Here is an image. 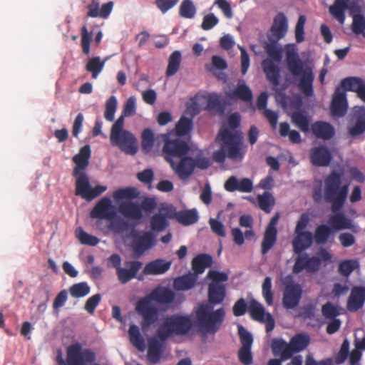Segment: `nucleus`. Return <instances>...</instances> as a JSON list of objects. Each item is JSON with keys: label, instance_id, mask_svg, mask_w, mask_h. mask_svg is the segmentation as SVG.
Returning a JSON list of instances; mask_svg holds the SVG:
<instances>
[{"label": "nucleus", "instance_id": "obj_1", "mask_svg": "<svg viewBox=\"0 0 365 365\" xmlns=\"http://www.w3.org/2000/svg\"><path fill=\"white\" fill-rule=\"evenodd\" d=\"M349 193V185H342V174L335 170L331 171L324 179L323 192L321 186L314 187L312 198L315 203L323 201L331 205V210L334 213L329 218V225L334 231L350 230L358 232V226L355 225L350 218L339 211L344 207Z\"/></svg>", "mask_w": 365, "mask_h": 365}, {"label": "nucleus", "instance_id": "obj_2", "mask_svg": "<svg viewBox=\"0 0 365 365\" xmlns=\"http://www.w3.org/2000/svg\"><path fill=\"white\" fill-rule=\"evenodd\" d=\"M287 29V16L282 12L278 13L267 32V41L264 44V48L269 58L262 61V67L267 79L274 86L279 85L280 69L277 63L282 58V49L278 46L277 43L286 35Z\"/></svg>", "mask_w": 365, "mask_h": 365}, {"label": "nucleus", "instance_id": "obj_3", "mask_svg": "<svg viewBox=\"0 0 365 365\" xmlns=\"http://www.w3.org/2000/svg\"><path fill=\"white\" fill-rule=\"evenodd\" d=\"M91 153L90 146L86 145L73 158V161L76 164L73 171V175L76 177L75 195L88 202L98 197L107 190V187L105 185H98L93 187H91L88 175L83 172L80 173L88 165Z\"/></svg>", "mask_w": 365, "mask_h": 365}, {"label": "nucleus", "instance_id": "obj_4", "mask_svg": "<svg viewBox=\"0 0 365 365\" xmlns=\"http://www.w3.org/2000/svg\"><path fill=\"white\" fill-rule=\"evenodd\" d=\"M286 66L290 74L298 79V88L306 96L314 93L313 82L314 74L313 68L302 61L294 45L287 46L285 53Z\"/></svg>", "mask_w": 365, "mask_h": 365}, {"label": "nucleus", "instance_id": "obj_5", "mask_svg": "<svg viewBox=\"0 0 365 365\" xmlns=\"http://www.w3.org/2000/svg\"><path fill=\"white\" fill-rule=\"evenodd\" d=\"M216 142H220V148L213 153L212 159L215 162L223 163L226 158L233 160H242L245 152L243 150L242 133L231 130L228 128L221 129L217 137Z\"/></svg>", "mask_w": 365, "mask_h": 365}, {"label": "nucleus", "instance_id": "obj_6", "mask_svg": "<svg viewBox=\"0 0 365 365\" xmlns=\"http://www.w3.org/2000/svg\"><path fill=\"white\" fill-rule=\"evenodd\" d=\"M295 235L296 236L292 240V247L294 252L299 254V255L297 257L293 266V273L299 274L303 270L309 273L317 271L322 263L321 259L317 257H309L307 253H302L309 248L313 242L312 232L306 231L295 233Z\"/></svg>", "mask_w": 365, "mask_h": 365}, {"label": "nucleus", "instance_id": "obj_7", "mask_svg": "<svg viewBox=\"0 0 365 365\" xmlns=\"http://www.w3.org/2000/svg\"><path fill=\"white\" fill-rule=\"evenodd\" d=\"M193 328V322L190 315L173 314L166 317L159 325L156 336L165 341L173 336H185Z\"/></svg>", "mask_w": 365, "mask_h": 365}, {"label": "nucleus", "instance_id": "obj_8", "mask_svg": "<svg viewBox=\"0 0 365 365\" xmlns=\"http://www.w3.org/2000/svg\"><path fill=\"white\" fill-rule=\"evenodd\" d=\"M138 195V190L131 187L118 189L113 193V197L115 200H125L118 205V212L124 217L134 221H140L143 218L140 204L132 201Z\"/></svg>", "mask_w": 365, "mask_h": 365}, {"label": "nucleus", "instance_id": "obj_9", "mask_svg": "<svg viewBox=\"0 0 365 365\" xmlns=\"http://www.w3.org/2000/svg\"><path fill=\"white\" fill-rule=\"evenodd\" d=\"M225 315L223 308L213 311L212 307L208 304H201L195 310L197 325L209 334H215L220 329Z\"/></svg>", "mask_w": 365, "mask_h": 365}, {"label": "nucleus", "instance_id": "obj_10", "mask_svg": "<svg viewBox=\"0 0 365 365\" xmlns=\"http://www.w3.org/2000/svg\"><path fill=\"white\" fill-rule=\"evenodd\" d=\"M125 117L122 113L113 124L110 134V144L118 147L125 154L135 155L138 150L137 140L132 133L123 129Z\"/></svg>", "mask_w": 365, "mask_h": 365}, {"label": "nucleus", "instance_id": "obj_11", "mask_svg": "<svg viewBox=\"0 0 365 365\" xmlns=\"http://www.w3.org/2000/svg\"><path fill=\"white\" fill-rule=\"evenodd\" d=\"M66 361L59 352L56 361L60 365H84L85 363H93L96 360V354L91 349H85L82 351L81 344L76 343L68 346L66 350Z\"/></svg>", "mask_w": 365, "mask_h": 365}, {"label": "nucleus", "instance_id": "obj_12", "mask_svg": "<svg viewBox=\"0 0 365 365\" xmlns=\"http://www.w3.org/2000/svg\"><path fill=\"white\" fill-rule=\"evenodd\" d=\"M108 263L116 269L118 279L121 284H126L136 277V275L143 266L140 261H125V267H121V258L118 254L111 255L108 259Z\"/></svg>", "mask_w": 365, "mask_h": 365}, {"label": "nucleus", "instance_id": "obj_13", "mask_svg": "<svg viewBox=\"0 0 365 365\" xmlns=\"http://www.w3.org/2000/svg\"><path fill=\"white\" fill-rule=\"evenodd\" d=\"M207 277L212 280L208 285V300L212 304H220L226 296L224 282L228 280V275L225 272L210 270Z\"/></svg>", "mask_w": 365, "mask_h": 365}, {"label": "nucleus", "instance_id": "obj_14", "mask_svg": "<svg viewBox=\"0 0 365 365\" xmlns=\"http://www.w3.org/2000/svg\"><path fill=\"white\" fill-rule=\"evenodd\" d=\"M162 138L164 141L162 152L165 160L168 163L188 154L190 148L185 140L178 137L171 138L170 134L168 133L162 135Z\"/></svg>", "mask_w": 365, "mask_h": 365}, {"label": "nucleus", "instance_id": "obj_15", "mask_svg": "<svg viewBox=\"0 0 365 365\" xmlns=\"http://www.w3.org/2000/svg\"><path fill=\"white\" fill-rule=\"evenodd\" d=\"M348 133L356 137L365 133V106H355L349 114Z\"/></svg>", "mask_w": 365, "mask_h": 365}, {"label": "nucleus", "instance_id": "obj_16", "mask_svg": "<svg viewBox=\"0 0 365 365\" xmlns=\"http://www.w3.org/2000/svg\"><path fill=\"white\" fill-rule=\"evenodd\" d=\"M115 216V208L110 199L108 197L101 198L90 212V217L93 219L112 220Z\"/></svg>", "mask_w": 365, "mask_h": 365}, {"label": "nucleus", "instance_id": "obj_17", "mask_svg": "<svg viewBox=\"0 0 365 365\" xmlns=\"http://www.w3.org/2000/svg\"><path fill=\"white\" fill-rule=\"evenodd\" d=\"M302 289L297 283L291 282L284 287L282 298L283 307L287 309L298 306L302 298Z\"/></svg>", "mask_w": 365, "mask_h": 365}, {"label": "nucleus", "instance_id": "obj_18", "mask_svg": "<svg viewBox=\"0 0 365 365\" xmlns=\"http://www.w3.org/2000/svg\"><path fill=\"white\" fill-rule=\"evenodd\" d=\"M330 109L332 115L335 117H343L347 112L348 102L346 94L341 87H336L335 89Z\"/></svg>", "mask_w": 365, "mask_h": 365}, {"label": "nucleus", "instance_id": "obj_19", "mask_svg": "<svg viewBox=\"0 0 365 365\" xmlns=\"http://www.w3.org/2000/svg\"><path fill=\"white\" fill-rule=\"evenodd\" d=\"M178 159H180L178 163L174 160L169 164L180 179L185 180L192 174L195 170L194 158L184 155Z\"/></svg>", "mask_w": 365, "mask_h": 365}, {"label": "nucleus", "instance_id": "obj_20", "mask_svg": "<svg viewBox=\"0 0 365 365\" xmlns=\"http://www.w3.org/2000/svg\"><path fill=\"white\" fill-rule=\"evenodd\" d=\"M278 220L279 215L278 214H276L272 217L265 230L264 237L262 242L261 252L262 255L267 253L276 242L277 235L276 225L277 224Z\"/></svg>", "mask_w": 365, "mask_h": 365}, {"label": "nucleus", "instance_id": "obj_21", "mask_svg": "<svg viewBox=\"0 0 365 365\" xmlns=\"http://www.w3.org/2000/svg\"><path fill=\"white\" fill-rule=\"evenodd\" d=\"M226 96L232 101H241L245 103L252 102L253 94L252 90L244 80H239L237 86L225 93Z\"/></svg>", "mask_w": 365, "mask_h": 365}, {"label": "nucleus", "instance_id": "obj_22", "mask_svg": "<svg viewBox=\"0 0 365 365\" xmlns=\"http://www.w3.org/2000/svg\"><path fill=\"white\" fill-rule=\"evenodd\" d=\"M309 158L314 166L326 167L331 161L332 155L328 148L324 146L314 147L310 150Z\"/></svg>", "mask_w": 365, "mask_h": 365}, {"label": "nucleus", "instance_id": "obj_23", "mask_svg": "<svg viewBox=\"0 0 365 365\" xmlns=\"http://www.w3.org/2000/svg\"><path fill=\"white\" fill-rule=\"evenodd\" d=\"M155 245V239L151 232H145L134 238L132 244L133 250L136 257H140L146 250Z\"/></svg>", "mask_w": 365, "mask_h": 365}, {"label": "nucleus", "instance_id": "obj_24", "mask_svg": "<svg viewBox=\"0 0 365 365\" xmlns=\"http://www.w3.org/2000/svg\"><path fill=\"white\" fill-rule=\"evenodd\" d=\"M224 187L230 192L235 191L251 192L253 190V183L250 178H245L239 180L237 177L232 175L225 181Z\"/></svg>", "mask_w": 365, "mask_h": 365}, {"label": "nucleus", "instance_id": "obj_25", "mask_svg": "<svg viewBox=\"0 0 365 365\" xmlns=\"http://www.w3.org/2000/svg\"><path fill=\"white\" fill-rule=\"evenodd\" d=\"M365 302V287L354 286L347 300L346 308L349 312H356Z\"/></svg>", "mask_w": 365, "mask_h": 365}, {"label": "nucleus", "instance_id": "obj_26", "mask_svg": "<svg viewBox=\"0 0 365 365\" xmlns=\"http://www.w3.org/2000/svg\"><path fill=\"white\" fill-rule=\"evenodd\" d=\"M113 7V2L109 1L100 7V4L96 0H93L87 6V17L106 19L111 13Z\"/></svg>", "mask_w": 365, "mask_h": 365}, {"label": "nucleus", "instance_id": "obj_27", "mask_svg": "<svg viewBox=\"0 0 365 365\" xmlns=\"http://www.w3.org/2000/svg\"><path fill=\"white\" fill-rule=\"evenodd\" d=\"M310 130L317 138L324 140H330L335 134L334 127L324 121H317L312 123Z\"/></svg>", "mask_w": 365, "mask_h": 365}, {"label": "nucleus", "instance_id": "obj_28", "mask_svg": "<svg viewBox=\"0 0 365 365\" xmlns=\"http://www.w3.org/2000/svg\"><path fill=\"white\" fill-rule=\"evenodd\" d=\"M171 262L163 259H157L148 263L144 269L143 273L145 275H157L166 272L170 267Z\"/></svg>", "mask_w": 365, "mask_h": 365}, {"label": "nucleus", "instance_id": "obj_29", "mask_svg": "<svg viewBox=\"0 0 365 365\" xmlns=\"http://www.w3.org/2000/svg\"><path fill=\"white\" fill-rule=\"evenodd\" d=\"M272 350L274 356H279L282 360H287L292 356L289 342L282 339H274L272 341Z\"/></svg>", "mask_w": 365, "mask_h": 365}, {"label": "nucleus", "instance_id": "obj_30", "mask_svg": "<svg viewBox=\"0 0 365 365\" xmlns=\"http://www.w3.org/2000/svg\"><path fill=\"white\" fill-rule=\"evenodd\" d=\"M197 277L195 274H188L178 277L173 282V287L178 291H187L193 288L197 282Z\"/></svg>", "mask_w": 365, "mask_h": 365}, {"label": "nucleus", "instance_id": "obj_31", "mask_svg": "<svg viewBox=\"0 0 365 365\" xmlns=\"http://www.w3.org/2000/svg\"><path fill=\"white\" fill-rule=\"evenodd\" d=\"M150 298L159 304H168L175 299V293L166 287H160L153 289L150 294Z\"/></svg>", "mask_w": 365, "mask_h": 365}, {"label": "nucleus", "instance_id": "obj_32", "mask_svg": "<svg viewBox=\"0 0 365 365\" xmlns=\"http://www.w3.org/2000/svg\"><path fill=\"white\" fill-rule=\"evenodd\" d=\"M212 264V257L207 254H200L195 257L192 260V269L193 274L198 277L199 274H202L205 269L210 267Z\"/></svg>", "mask_w": 365, "mask_h": 365}, {"label": "nucleus", "instance_id": "obj_33", "mask_svg": "<svg viewBox=\"0 0 365 365\" xmlns=\"http://www.w3.org/2000/svg\"><path fill=\"white\" fill-rule=\"evenodd\" d=\"M349 0H335L334 4L329 7V12L340 24H344L345 20V11L349 9H354L352 6H349Z\"/></svg>", "mask_w": 365, "mask_h": 365}, {"label": "nucleus", "instance_id": "obj_34", "mask_svg": "<svg viewBox=\"0 0 365 365\" xmlns=\"http://www.w3.org/2000/svg\"><path fill=\"white\" fill-rule=\"evenodd\" d=\"M161 341L156 336V339H151L149 341L148 349V359L153 364L160 361L162 354Z\"/></svg>", "mask_w": 365, "mask_h": 365}, {"label": "nucleus", "instance_id": "obj_35", "mask_svg": "<svg viewBox=\"0 0 365 365\" xmlns=\"http://www.w3.org/2000/svg\"><path fill=\"white\" fill-rule=\"evenodd\" d=\"M310 342L309 336L306 334H297L289 341L292 354L298 353L306 349Z\"/></svg>", "mask_w": 365, "mask_h": 365}, {"label": "nucleus", "instance_id": "obj_36", "mask_svg": "<svg viewBox=\"0 0 365 365\" xmlns=\"http://www.w3.org/2000/svg\"><path fill=\"white\" fill-rule=\"evenodd\" d=\"M175 218L181 225L188 226L197 222L198 215L195 209L182 210L175 212Z\"/></svg>", "mask_w": 365, "mask_h": 365}, {"label": "nucleus", "instance_id": "obj_37", "mask_svg": "<svg viewBox=\"0 0 365 365\" xmlns=\"http://www.w3.org/2000/svg\"><path fill=\"white\" fill-rule=\"evenodd\" d=\"M365 85V81L358 77H347L341 80L340 86L345 92L346 91L357 93Z\"/></svg>", "mask_w": 365, "mask_h": 365}, {"label": "nucleus", "instance_id": "obj_38", "mask_svg": "<svg viewBox=\"0 0 365 365\" xmlns=\"http://www.w3.org/2000/svg\"><path fill=\"white\" fill-rule=\"evenodd\" d=\"M128 334L131 344L139 351H143L145 348V340L140 332L139 327L135 324L130 325Z\"/></svg>", "mask_w": 365, "mask_h": 365}, {"label": "nucleus", "instance_id": "obj_39", "mask_svg": "<svg viewBox=\"0 0 365 365\" xmlns=\"http://www.w3.org/2000/svg\"><path fill=\"white\" fill-rule=\"evenodd\" d=\"M182 60L181 53L179 51H173L168 58V65L166 69V76H172L179 70Z\"/></svg>", "mask_w": 365, "mask_h": 365}, {"label": "nucleus", "instance_id": "obj_40", "mask_svg": "<svg viewBox=\"0 0 365 365\" xmlns=\"http://www.w3.org/2000/svg\"><path fill=\"white\" fill-rule=\"evenodd\" d=\"M279 135L282 137H289V140L292 143H300L302 141L299 133L295 130H291L289 125L287 122L279 123Z\"/></svg>", "mask_w": 365, "mask_h": 365}, {"label": "nucleus", "instance_id": "obj_41", "mask_svg": "<svg viewBox=\"0 0 365 365\" xmlns=\"http://www.w3.org/2000/svg\"><path fill=\"white\" fill-rule=\"evenodd\" d=\"M334 230L330 225H320L317 227L314 232V239L317 244H325Z\"/></svg>", "mask_w": 365, "mask_h": 365}, {"label": "nucleus", "instance_id": "obj_42", "mask_svg": "<svg viewBox=\"0 0 365 365\" xmlns=\"http://www.w3.org/2000/svg\"><path fill=\"white\" fill-rule=\"evenodd\" d=\"M250 314L255 321L262 322L266 317L267 313L264 307L255 299H252L250 302Z\"/></svg>", "mask_w": 365, "mask_h": 365}, {"label": "nucleus", "instance_id": "obj_43", "mask_svg": "<svg viewBox=\"0 0 365 365\" xmlns=\"http://www.w3.org/2000/svg\"><path fill=\"white\" fill-rule=\"evenodd\" d=\"M292 121L304 133L309 131V120L308 117L301 111H294L291 115Z\"/></svg>", "mask_w": 365, "mask_h": 365}, {"label": "nucleus", "instance_id": "obj_44", "mask_svg": "<svg viewBox=\"0 0 365 365\" xmlns=\"http://www.w3.org/2000/svg\"><path fill=\"white\" fill-rule=\"evenodd\" d=\"M192 120L185 116H182L175 125L176 137H181L188 134L192 129Z\"/></svg>", "mask_w": 365, "mask_h": 365}, {"label": "nucleus", "instance_id": "obj_45", "mask_svg": "<svg viewBox=\"0 0 365 365\" xmlns=\"http://www.w3.org/2000/svg\"><path fill=\"white\" fill-rule=\"evenodd\" d=\"M259 207L267 213L271 212L275 201L273 195L269 192H264L262 195L257 196Z\"/></svg>", "mask_w": 365, "mask_h": 365}, {"label": "nucleus", "instance_id": "obj_46", "mask_svg": "<svg viewBox=\"0 0 365 365\" xmlns=\"http://www.w3.org/2000/svg\"><path fill=\"white\" fill-rule=\"evenodd\" d=\"M155 137L153 130L145 128L141 135V149L145 153H148L153 148Z\"/></svg>", "mask_w": 365, "mask_h": 365}, {"label": "nucleus", "instance_id": "obj_47", "mask_svg": "<svg viewBox=\"0 0 365 365\" xmlns=\"http://www.w3.org/2000/svg\"><path fill=\"white\" fill-rule=\"evenodd\" d=\"M104 61H101L100 57H93L90 58L86 66L87 71L91 73L92 77L96 78L104 67Z\"/></svg>", "mask_w": 365, "mask_h": 365}, {"label": "nucleus", "instance_id": "obj_48", "mask_svg": "<svg viewBox=\"0 0 365 365\" xmlns=\"http://www.w3.org/2000/svg\"><path fill=\"white\" fill-rule=\"evenodd\" d=\"M91 288L86 282L73 284L69 288V292L73 297L81 298L90 293Z\"/></svg>", "mask_w": 365, "mask_h": 365}, {"label": "nucleus", "instance_id": "obj_49", "mask_svg": "<svg viewBox=\"0 0 365 365\" xmlns=\"http://www.w3.org/2000/svg\"><path fill=\"white\" fill-rule=\"evenodd\" d=\"M168 225L166 216L161 213L155 214L150 218V227L153 231H163Z\"/></svg>", "mask_w": 365, "mask_h": 365}, {"label": "nucleus", "instance_id": "obj_50", "mask_svg": "<svg viewBox=\"0 0 365 365\" xmlns=\"http://www.w3.org/2000/svg\"><path fill=\"white\" fill-rule=\"evenodd\" d=\"M76 236L80 242L83 245L96 246L99 242V239L85 232L83 228L78 227L76 230Z\"/></svg>", "mask_w": 365, "mask_h": 365}, {"label": "nucleus", "instance_id": "obj_51", "mask_svg": "<svg viewBox=\"0 0 365 365\" xmlns=\"http://www.w3.org/2000/svg\"><path fill=\"white\" fill-rule=\"evenodd\" d=\"M359 267V262L357 259H346L341 262L339 265V272L344 277H348L356 269Z\"/></svg>", "mask_w": 365, "mask_h": 365}, {"label": "nucleus", "instance_id": "obj_52", "mask_svg": "<svg viewBox=\"0 0 365 365\" xmlns=\"http://www.w3.org/2000/svg\"><path fill=\"white\" fill-rule=\"evenodd\" d=\"M196 13V8L190 0H183L180 6L179 14L185 19H192Z\"/></svg>", "mask_w": 365, "mask_h": 365}, {"label": "nucleus", "instance_id": "obj_53", "mask_svg": "<svg viewBox=\"0 0 365 365\" xmlns=\"http://www.w3.org/2000/svg\"><path fill=\"white\" fill-rule=\"evenodd\" d=\"M351 30L355 34H363L365 37V19L361 14H354Z\"/></svg>", "mask_w": 365, "mask_h": 365}, {"label": "nucleus", "instance_id": "obj_54", "mask_svg": "<svg viewBox=\"0 0 365 365\" xmlns=\"http://www.w3.org/2000/svg\"><path fill=\"white\" fill-rule=\"evenodd\" d=\"M117 105V99L114 96H110L106 101V110L104 113V117L106 120L111 122L114 120Z\"/></svg>", "mask_w": 365, "mask_h": 365}, {"label": "nucleus", "instance_id": "obj_55", "mask_svg": "<svg viewBox=\"0 0 365 365\" xmlns=\"http://www.w3.org/2000/svg\"><path fill=\"white\" fill-rule=\"evenodd\" d=\"M92 33H89L88 31L87 26L86 25L83 26L81 29V48L83 53L85 55H88L90 53V44L92 41Z\"/></svg>", "mask_w": 365, "mask_h": 365}, {"label": "nucleus", "instance_id": "obj_56", "mask_svg": "<svg viewBox=\"0 0 365 365\" xmlns=\"http://www.w3.org/2000/svg\"><path fill=\"white\" fill-rule=\"evenodd\" d=\"M140 315L143 317L141 327L143 329H147L158 320V309L155 308Z\"/></svg>", "mask_w": 365, "mask_h": 365}, {"label": "nucleus", "instance_id": "obj_57", "mask_svg": "<svg viewBox=\"0 0 365 365\" xmlns=\"http://www.w3.org/2000/svg\"><path fill=\"white\" fill-rule=\"evenodd\" d=\"M262 295L265 299L267 305L273 304V293L272 291V279L269 277H266L264 279L262 286Z\"/></svg>", "mask_w": 365, "mask_h": 365}, {"label": "nucleus", "instance_id": "obj_58", "mask_svg": "<svg viewBox=\"0 0 365 365\" xmlns=\"http://www.w3.org/2000/svg\"><path fill=\"white\" fill-rule=\"evenodd\" d=\"M238 334L242 344V348L252 349L253 338L252 334L248 332L242 325L238 327Z\"/></svg>", "mask_w": 365, "mask_h": 365}, {"label": "nucleus", "instance_id": "obj_59", "mask_svg": "<svg viewBox=\"0 0 365 365\" xmlns=\"http://www.w3.org/2000/svg\"><path fill=\"white\" fill-rule=\"evenodd\" d=\"M349 355V341L345 339L340 347L339 352L335 356V362L337 364L344 363Z\"/></svg>", "mask_w": 365, "mask_h": 365}, {"label": "nucleus", "instance_id": "obj_60", "mask_svg": "<svg viewBox=\"0 0 365 365\" xmlns=\"http://www.w3.org/2000/svg\"><path fill=\"white\" fill-rule=\"evenodd\" d=\"M322 315L329 319H336V317L339 314L338 309L331 302H327L322 307Z\"/></svg>", "mask_w": 365, "mask_h": 365}, {"label": "nucleus", "instance_id": "obj_61", "mask_svg": "<svg viewBox=\"0 0 365 365\" xmlns=\"http://www.w3.org/2000/svg\"><path fill=\"white\" fill-rule=\"evenodd\" d=\"M238 359L243 365H251L253 363V356L250 348L240 347L238 353Z\"/></svg>", "mask_w": 365, "mask_h": 365}, {"label": "nucleus", "instance_id": "obj_62", "mask_svg": "<svg viewBox=\"0 0 365 365\" xmlns=\"http://www.w3.org/2000/svg\"><path fill=\"white\" fill-rule=\"evenodd\" d=\"M153 299L150 298V294L148 297L140 299L136 304V310L140 314H142L148 311L156 308L155 306L151 305L150 302Z\"/></svg>", "mask_w": 365, "mask_h": 365}, {"label": "nucleus", "instance_id": "obj_63", "mask_svg": "<svg viewBox=\"0 0 365 365\" xmlns=\"http://www.w3.org/2000/svg\"><path fill=\"white\" fill-rule=\"evenodd\" d=\"M306 21L304 16H300L298 19L297 25L295 26V38L297 43H301L304 40V27Z\"/></svg>", "mask_w": 365, "mask_h": 365}, {"label": "nucleus", "instance_id": "obj_64", "mask_svg": "<svg viewBox=\"0 0 365 365\" xmlns=\"http://www.w3.org/2000/svg\"><path fill=\"white\" fill-rule=\"evenodd\" d=\"M101 300V295L100 294H96L89 297L86 302L84 309L89 314H92L95 312L96 308L98 305Z\"/></svg>", "mask_w": 365, "mask_h": 365}]
</instances>
